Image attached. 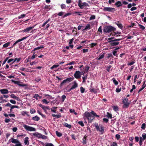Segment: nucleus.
I'll return each instance as SVG.
<instances>
[{
    "instance_id": "obj_1",
    "label": "nucleus",
    "mask_w": 146,
    "mask_h": 146,
    "mask_svg": "<svg viewBox=\"0 0 146 146\" xmlns=\"http://www.w3.org/2000/svg\"><path fill=\"white\" fill-rule=\"evenodd\" d=\"M114 37H111L108 38V42L110 44L111 46H114L117 45L119 44V42L118 41L121 40L122 38H118V39H113Z\"/></svg>"
},
{
    "instance_id": "obj_2",
    "label": "nucleus",
    "mask_w": 146,
    "mask_h": 146,
    "mask_svg": "<svg viewBox=\"0 0 146 146\" xmlns=\"http://www.w3.org/2000/svg\"><path fill=\"white\" fill-rule=\"evenodd\" d=\"M95 127L97 131L100 132L101 134H103L105 132V127L102 125H98L97 124H96Z\"/></svg>"
},
{
    "instance_id": "obj_3",
    "label": "nucleus",
    "mask_w": 146,
    "mask_h": 146,
    "mask_svg": "<svg viewBox=\"0 0 146 146\" xmlns=\"http://www.w3.org/2000/svg\"><path fill=\"white\" fill-rule=\"evenodd\" d=\"M115 30L116 29L111 26H106L104 27V32L105 33H108Z\"/></svg>"
},
{
    "instance_id": "obj_4",
    "label": "nucleus",
    "mask_w": 146,
    "mask_h": 146,
    "mask_svg": "<svg viewBox=\"0 0 146 146\" xmlns=\"http://www.w3.org/2000/svg\"><path fill=\"white\" fill-rule=\"evenodd\" d=\"M83 116L87 119L89 122H91L92 121L94 118L93 116H92L90 113L89 112L86 111L83 114Z\"/></svg>"
},
{
    "instance_id": "obj_5",
    "label": "nucleus",
    "mask_w": 146,
    "mask_h": 146,
    "mask_svg": "<svg viewBox=\"0 0 146 146\" xmlns=\"http://www.w3.org/2000/svg\"><path fill=\"white\" fill-rule=\"evenodd\" d=\"M32 135L37 137L38 138H41L42 139H46L47 138V137L44 135H43L41 133H39L37 132L34 133L32 134Z\"/></svg>"
},
{
    "instance_id": "obj_6",
    "label": "nucleus",
    "mask_w": 146,
    "mask_h": 146,
    "mask_svg": "<svg viewBox=\"0 0 146 146\" xmlns=\"http://www.w3.org/2000/svg\"><path fill=\"white\" fill-rule=\"evenodd\" d=\"M78 5L81 9H82L84 7H89V5L86 2L82 3L81 0H79Z\"/></svg>"
},
{
    "instance_id": "obj_7",
    "label": "nucleus",
    "mask_w": 146,
    "mask_h": 146,
    "mask_svg": "<svg viewBox=\"0 0 146 146\" xmlns=\"http://www.w3.org/2000/svg\"><path fill=\"white\" fill-rule=\"evenodd\" d=\"M23 126L26 130L29 131H36V129L35 128L32 127L25 124H23Z\"/></svg>"
},
{
    "instance_id": "obj_8",
    "label": "nucleus",
    "mask_w": 146,
    "mask_h": 146,
    "mask_svg": "<svg viewBox=\"0 0 146 146\" xmlns=\"http://www.w3.org/2000/svg\"><path fill=\"white\" fill-rule=\"evenodd\" d=\"M140 139L139 141V145L140 146L142 145L143 142L146 139V133H143L142 135V137L140 136L139 137ZM146 143V141L145 142V143Z\"/></svg>"
},
{
    "instance_id": "obj_9",
    "label": "nucleus",
    "mask_w": 146,
    "mask_h": 146,
    "mask_svg": "<svg viewBox=\"0 0 146 146\" xmlns=\"http://www.w3.org/2000/svg\"><path fill=\"white\" fill-rule=\"evenodd\" d=\"M128 99L127 98H124L123 101L122 102L123 104V108H127L129 106L130 103L128 102Z\"/></svg>"
},
{
    "instance_id": "obj_10",
    "label": "nucleus",
    "mask_w": 146,
    "mask_h": 146,
    "mask_svg": "<svg viewBox=\"0 0 146 146\" xmlns=\"http://www.w3.org/2000/svg\"><path fill=\"white\" fill-rule=\"evenodd\" d=\"M81 72L80 71H76L74 74V76L76 79H79L81 77Z\"/></svg>"
},
{
    "instance_id": "obj_11",
    "label": "nucleus",
    "mask_w": 146,
    "mask_h": 146,
    "mask_svg": "<svg viewBox=\"0 0 146 146\" xmlns=\"http://www.w3.org/2000/svg\"><path fill=\"white\" fill-rule=\"evenodd\" d=\"M105 11H108L112 12L115 10V9L113 8L110 7H104L103 9Z\"/></svg>"
},
{
    "instance_id": "obj_12",
    "label": "nucleus",
    "mask_w": 146,
    "mask_h": 146,
    "mask_svg": "<svg viewBox=\"0 0 146 146\" xmlns=\"http://www.w3.org/2000/svg\"><path fill=\"white\" fill-rule=\"evenodd\" d=\"M72 84H73V85L71 87V89H75L78 86V84L77 83L76 81H74L73 82Z\"/></svg>"
},
{
    "instance_id": "obj_13",
    "label": "nucleus",
    "mask_w": 146,
    "mask_h": 146,
    "mask_svg": "<svg viewBox=\"0 0 146 146\" xmlns=\"http://www.w3.org/2000/svg\"><path fill=\"white\" fill-rule=\"evenodd\" d=\"M0 91L2 94H7L9 93L8 90L7 89H2L0 90Z\"/></svg>"
},
{
    "instance_id": "obj_14",
    "label": "nucleus",
    "mask_w": 146,
    "mask_h": 146,
    "mask_svg": "<svg viewBox=\"0 0 146 146\" xmlns=\"http://www.w3.org/2000/svg\"><path fill=\"white\" fill-rule=\"evenodd\" d=\"M39 106L42 108L44 111H46V110H49V108L48 106H43L41 104H40L39 105Z\"/></svg>"
},
{
    "instance_id": "obj_15",
    "label": "nucleus",
    "mask_w": 146,
    "mask_h": 146,
    "mask_svg": "<svg viewBox=\"0 0 146 146\" xmlns=\"http://www.w3.org/2000/svg\"><path fill=\"white\" fill-rule=\"evenodd\" d=\"M29 138L28 137H27L25 138L24 140V143L26 145H29Z\"/></svg>"
},
{
    "instance_id": "obj_16",
    "label": "nucleus",
    "mask_w": 146,
    "mask_h": 146,
    "mask_svg": "<svg viewBox=\"0 0 146 146\" xmlns=\"http://www.w3.org/2000/svg\"><path fill=\"white\" fill-rule=\"evenodd\" d=\"M115 5H116L117 7H119L122 6V3L120 1H118L115 3Z\"/></svg>"
},
{
    "instance_id": "obj_17",
    "label": "nucleus",
    "mask_w": 146,
    "mask_h": 146,
    "mask_svg": "<svg viewBox=\"0 0 146 146\" xmlns=\"http://www.w3.org/2000/svg\"><path fill=\"white\" fill-rule=\"evenodd\" d=\"M52 116L53 117H56V118H60L62 117V115L61 113H59L58 114L56 115L54 114H52Z\"/></svg>"
},
{
    "instance_id": "obj_18",
    "label": "nucleus",
    "mask_w": 146,
    "mask_h": 146,
    "mask_svg": "<svg viewBox=\"0 0 146 146\" xmlns=\"http://www.w3.org/2000/svg\"><path fill=\"white\" fill-rule=\"evenodd\" d=\"M29 112H27L25 111H22L21 113V114L22 115L25 116V115H26L28 116H29Z\"/></svg>"
},
{
    "instance_id": "obj_19",
    "label": "nucleus",
    "mask_w": 146,
    "mask_h": 146,
    "mask_svg": "<svg viewBox=\"0 0 146 146\" xmlns=\"http://www.w3.org/2000/svg\"><path fill=\"white\" fill-rule=\"evenodd\" d=\"M33 97L34 98L36 99V100L40 99L41 98V97L39 96L37 94H35L33 96Z\"/></svg>"
},
{
    "instance_id": "obj_20",
    "label": "nucleus",
    "mask_w": 146,
    "mask_h": 146,
    "mask_svg": "<svg viewBox=\"0 0 146 146\" xmlns=\"http://www.w3.org/2000/svg\"><path fill=\"white\" fill-rule=\"evenodd\" d=\"M31 28L30 27L27 28L25 29H24L22 31V32H26L27 33H29V31L31 30Z\"/></svg>"
},
{
    "instance_id": "obj_21",
    "label": "nucleus",
    "mask_w": 146,
    "mask_h": 146,
    "mask_svg": "<svg viewBox=\"0 0 146 146\" xmlns=\"http://www.w3.org/2000/svg\"><path fill=\"white\" fill-rule=\"evenodd\" d=\"M115 24L117 25L119 28L122 30L123 29V27L122 24L118 22L117 23H115Z\"/></svg>"
},
{
    "instance_id": "obj_22",
    "label": "nucleus",
    "mask_w": 146,
    "mask_h": 146,
    "mask_svg": "<svg viewBox=\"0 0 146 146\" xmlns=\"http://www.w3.org/2000/svg\"><path fill=\"white\" fill-rule=\"evenodd\" d=\"M87 137V136H86V135H85L84 136V137H83L82 140V143H83V144H86V138Z\"/></svg>"
},
{
    "instance_id": "obj_23",
    "label": "nucleus",
    "mask_w": 146,
    "mask_h": 146,
    "mask_svg": "<svg viewBox=\"0 0 146 146\" xmlns=\"http://www.w3.org/2000/svg\"><path fill=\"white\" fill-rule=\"evenodd\" d=\"M21 59L20 58H15L14 59V60L13 61V62L11 64H9V65H11L12 64H13L15 62H16L17 63L19 62L20 60Z\"/></svg>"
},
{
    "instance_id": "obj_24",
    "label": "nucleus",
    "mask_w": 146,
    "mask_h": 146,
    "mask_svg": "<svg viewBox=\"0 0 146 146\" xmlns=\"http://www.w3.org/2000/svg\"><path fill=\"white\" fill-rule=\"evenodd\" d=\"M63 125L69 129H70L71 128L72 125H71L68 124L67 123L64 122L63 123Z\"/></svg>"
},
{
    "instance_id": "obj_25",
    "label": "nucleus",
    "mask_w": 146,
    "mask_h": 146,
    "mask_svg": "<svg viewBox=\"0 0 146 146\" xmlns=\"http://www.w3.org/2000/svg\"><path fill=\"white\" fill-rule=\"evenodd\" d=\"M104 57V53L101 55H100L99 56L97 57L96 59L97 60H100V59L103 58Z\"/></svg>"
},
{
    "instance_id": "obj_26",
    "label": "nucleus",
    "mask_w": 146,
    "mask_h": 146,
    "mask_svg": "<svg viewBox=\"0 0 146 146\" xmlns=\"http://www.w3.org/2000/svg\"><path fill=\"white\" fill-rule=\"evenodd\" d=\"M90 29V25L89 24H87L86 26L85 29H83V31H86Z\"/></svg>"
},
{
    "instance_id": "obj_27",
    "label": "nucleus",
    "mask_w": 146,
    "mask_h": 146,
    "mask_svg": "<svg viewBox=\"0 0 146 146\" xmlns=\"http://www.w3.org/2000/svg\"><path fill=\"white\" fill-rule=\"evenodd\" d=\"M32 119L34 121H38L40 120V118L37 115H36L35 117H33Z\"/></svg>"
},
{
    "instance_id": "obj_28",
    "label": "nucleus",
    "mask_w": 146,
    "mask_h": 146,
    "mask_svg": "<svg viewBox=\"0 0 146 146\" xmlns=\"http://www.w3.org/2000/svg\"><path fill=\"white\" fill-rule=\"evenodd\" d=\"M44 46L43 45H41L40 46H38L37 47L35 48H34L33 50L35 51L37 50H39L41 48H44Z\"/></svg>"
},
{
    "instance_id": "obj_29",
    "label": "nucleus",
    "mask_w": 146,
    "mask_h": 146,
    "mask_svg": "<svg viewBox=\"0 0 146 146\" xmlns=\"http://www.w3.org/2000/svg\"><path fill=\"white\" fill-rule=\"evenodd\" d=\"M19 141L17 139H16L14 138H12L11 139V142L13 143H16L17 142H19Z\"/></svg>"
},
{
    "instance_id": "obj_30",
    "label": "nucleus",
    "mask_w": 146,
    "mask_h": 146,
    "mask_svg": "<svg viewBox=\"0 0 146 146\" xmlns=\"http://www.w3.org/2000/svg\"><path fill=\"white\" fill-rule=\"evenodd\" d=\"M112 80L113 81L114 84L116 85H117L118 84V82L115 79V78H113L112 79Z\"/></svg>"
},
{
    "instance_id": "obj_31",
    "label": "nucleus",
    "mask_w": 146,
    "mask_h": 146,
    "mask_svg": "<svg viewBox=\"0 0 146 146\" xmlns=\"http://www.w3.org/2000/svg\"><path fill=\"white\" fill-rule=\"evenodd\" d=\"M73 79V78L70 77L67 78L66 80V81H67V82H69L72 81Z\"/></svg>"
},
{
    "instance_id": "obj_32",
    "label": "nucleus",
    "mask_w": 146,
    "mask_h": 146,
    "mask_svg": "<svg viewBox=\"0 0 146 146\" xmlns=\"http://www.w3.org/2000/svg\"><path fill=\"white\" fill-rule=\"evenodd\" d=\"M90 113L91 114L93 115L94 116H96V117H99V116L98 115H97L96 114V113H95L93 111H91V112Z\"/></svg>"
},
{
    "instance_id": "obj_33",
    "label": "nucleus",
    "mask_w": 146,
    "mask_h": 146,
    "mask_svg": "<svg viewBox=\"0 0 146 146\" xmlns=\"http://www.w3.org/2000/svg\"><path fill=\"white\" fill-rule=\"evenodd\" d=\"M59 66V64H57V65L55 64V65H53V66H52L50 68V69L51 70H52V69H54V68H56L58 67Z\"/></svg>"
},
{
    "instance_id": "obj_34",
    "label": "nucleus",
    "mask_w": 146,
    "mask_h": 146,
    "mask_svg": "<svg viewBox=\"0 0 146 146\" xmlns=\"http://www.w3.org/2000/svg\"><path fill=\"white\" fill-rule=\"evenodd\" d=\"M11 81L13 82L15 84H17L21 86H22V85H20V84H19L20 82H19L17 81H14V80H11Z\"/></svg>"
},
{
    "instance_id": "obj_35",
    "label": "nucleus",
    "mask_w": 146,
    "mask_h": 146,
    "mask_svg": "<svg viewBox=\"0 0 146 146\" xmlns=\"http://www.w3.org/2000/svg\"><path fill=\"white\" fill-rule=\"evenodd\" d=\"M106 116L108 118H112V115L108 112L107 113V114L106 115Z\"/></svg>"
},
{
    "instance_id": "obj_36",
    "label": "nucleus",
    "mask_w": 146,
    "mask_h": 146,
    "mask_svg": "<svg viewBox=\"0 0 146 146\" xmlns=\"http://www.w3.org/2000/svg\"><path fill=\"white\" fill-rule=\"evenodd\" d=\"M10 43L9 42H7L4 44L3 45V48H6L10 44Z\"/></svg>"
},
{
    "instance_id": "obj_37",
    "label": "nucleus",
    "mask_w": 146,
    "mask_h": 146,
    "mask_svg": "<svg viewBox=\"0 0 146 146\" xmlns=\"http://www.w3.org/2000/svg\"><path fill=\"white\" fill-rule=\"evenodd\" d=\"M14 60V59L13 58H11V59H10L8 60V61H7V63L9 64H10V62H12V63L13 62ZM11 63H10V64H11Z\"/></svg>"
},
{
    "instance_id": "obj_38",
    "label": "nucleus",
    "mask_w": 146,
    "mask_h": 146,
    "mask_svg": "<svg viewBox=\"0 0 146 146\" xmlns=\"http://www.w3.org/2000/svg\"><path fill=\"white\" fill-rule=\"evenodd\" d=\"M56 133L57 136L60 137L62 135V134L61 133L58 132L57 131H56Z\"/></svg>"
},
{
    "instance_id": "obj_39",
    "label": "nucleus",
    "mask_w": 146,
    "mask_h": 146,
    "mask_svg": "<svg viewBox=\"0 0 146 146\" xmlns=\"http://www.w3.org/2000/svg\"><path fill=\"white\" fill-rule=\"evenodd\" d=\"M145 127H146L145 124V123H143L141 125V128L142 129L144 130L145 128Z\"/></svg>"
},
{
    "instance_id": "obj_40",
    "label": "nucleus",
    "mask_w": 146,
    "mask_h": 146,
    "mask_svg": "<svg viewBox=\"0 0 146 146\" xmlns=\"http://www.w3.org/2000/svg\"><path fill=\"white\" fill-rule=\"evenodd\" d=\"M113 109L115 111H116L118 110V108L117 106H114L113 107Z\"/></svg>"
},
{
    "instance_id": "obj_41",
    "label": "nucleus",
    "mask_w": 146,
    "mask_h": 146,
    "mask_svg": "<svg viewBox=\"0 0 146 146\" xmlns=\"http://www.w3.org/2000/svg\"><path fill=\"white\" fill-rule=\"evenodd\" d=\"M117 51L115 50H113V51L112 52L113 55L117 57Z\"/></svg>"
},
{
    "instance_id": "obj_42",
    "label": "nucleus",
    "mask_w": 146,
    "mask_h": 146,
    "mask_svg": "<svg viewBox=\"0 0 146 146\" xmlns=\"http://www.w3.org/2000/svg\"><path fill=\"white\" fill-rule=\"evenodd\" d=\"M145 87L146 85L143 84V85H142L141 88L139 89V92H140L143 89L145 88Z\"/></svg>"
},
{
    "instance_id": "obj_43",
    "label": "nucleus",
    "mask_w": 146,
    "mask_h": 146,
    "mask_svg": "<svg viewBox=\"0 0 146 146\" xmlns=\"http://www.w3.org/2000/svg\"><path fill=\"white\" fill-rule=\"evenodd\" d=\"M80 90L81 93H83L85 91V89L83 87L81 86L80 87Z\"/></svg>"
},
{
    "instance_id": "obj_44",
    "label": "nucleus",
    "mask_w": 146,
    "mask_h": 146,
    "mask_svg": "<svg viewBox=\"0 0 146 146\" xmlns=\"http://www.w3.org/2000/svg\"><path fill=\"white\" fill-rule=\"evenodd\" d=\"M78 123L82 127H83L84 126V123L82 121H78Z\"/></svg>"
},
{
    "instance_id": "obj_45",
    "label": "nucleus",
    "mask_w": 146,
    "mask_h": 146,
    "mask_svg": "<svg viewBox=\"0 0 146 146\" xmlns=\"http://www.w3.org/2000/svg\"><path fill=\"white\" fill-rule=\"evenodd\" d=\"M138 26L142 30H144L145 29V27L141 24H139Z\"/></svg>"
},
{
    "instance_id": "obj_46",
    "label": "nucleus",
    "mask_w": 146,
    "mask_h": 146,
    "mask_svg": "<svg viewBox=\"0 0 146 146\" xmlns=\"http://www.w3.org/2000/svg\"><path fill=\"white\" fill-rule=\"evenodd\" d=\"M134 138L135 140V141H136V142H138L139 141V137L138 136H135Z\"/></svg>"
},
{
    "instance_id": "obj_47",
    "label": "nucleus",
    "mask_w": 146,
    "mask_h": 146,
    "mask_svg": "<svg viewBox=\"0 0 146 146\" xmlns=\"http://www.w3.org/2000/svg\"><path fill=\"white\" fill-rule=\"evenodd\" d=\"M111 67V66L110 65L108 66L106 68V70L108 72L110 71V69Z\"/></svg>"
},
{
    "instance_id": "obj_48",
    "label": "nucleus",
    "mask_w": 146,
    "mask_h": 146,
    "mask_svg": "<svg viewBox=\"0 0 146 146\" xmlns=\"http://www.w3.org/2000/svg\"><path fill=\"white\" fill-rule=\"evenodd\" d=\"M42 102L43 103L46 104H48L49 102H47L46 100L45 99H43L42 100Z\"/></svg>"
},
{
    "instance_id": "obj_49",
    "label": "nucleus",
    "mask_w": 146,
    "mask_h": 146,
    "mask_svg": "<svg viewBox=\"0 0 146 146\" xmlns=\"http://www.w3.org/2000/svg\"><path fill=\"white\" fill-rule=\"evenodd\" d=\"M45 146H54V145L52 143H46Z\"/></svg>"
},
{
    "instance_id": "obj_50",
    "label": "nucleus",
    "mask_w": 146,
    "mask_h": 146,
    "mask_svg": "<svg viewBox=\"0 0 146 146\" xmlns=\"http://www.w3.org/2000/svg\"><path fill=\"white\" fill-rule=\"evenodd\" d=\"M87 76L86 75V76L82 77L83 82H85L87 78Z\"/></svg>"
},
{
    "instance_id": "obj_51",
    "label": "nucleus",
    "mask_w": 146,
    "mask_h": 146,
    "mask_svg": "<svg viewBox=\"0 0 146 146\" xmlns=\"http://www.w3.org/2000/svg\"><path fill=\"white\" fill-rule=\"evenodd\" d=\"M135 63V61H133L131 62L128 63L127 65L128 66H131L134 64Z\"/></svg>"
},
{
    "instance_id": "obj_52",
    "label": "nucleus",
    "mask_w": 146,
    "mask_h": 146,
    "mask_svg": "<svg viewBox=\"0 0 146 146\" xmlns=\"http://www.w3.org/2000/svg\"><path fill=\"white\" fill-rule=\"evenodd\" d=\"M96 18L95 16L94 15H92L90 17V20H91L95 19Z\"/></svg>"
},
{
    "instance_id": "obj_53",
    "label": "nucleus",
    "mask_w": 146,
    "mask_h": 146,
    "mask_svg": "<svg viewBox=\"0 0 146 146\" xmlns=\"http://www.w3.org/2000/svg\"><path fill=\"white\" fill-rule=\"evenodd\" d=\"M75 63L74 62L72 61L69 63L66 64L65 66H68V65H71L72 64H74Z\"/></svg>"
},
{
    "instance_id": "obj_54",
    "label": "nucleus",
    "mask_w": 146,
    "mask_h": 146,
    "mask_svg": "<svg viewBox=\"0 0 146 146\" xmlns=\"http://www.w3.org/2000/svg\"><path fill=\"white\" fill-rule=\"evenodd\" d=\"M107 57L108 58H109L110 57L113 58V56L111 53H110L108 54V56Z\"/></svg>"
},
{
    "instance_id": "obj_55",
    "label": "nucleus",
    "mask_w": 146,
    "mask_h": 146,
    "mask_svg": "<svg viewBox=\"0 0 146 146\" xmlns=\"http://www.w3.org/2000/svg\"><path fill=\"white\" fill-rule=\"evenodd\" d=\"M35 111V110L34 109L32 108L30 110V113L31 114L34 113Z\"/></svg>"
},
{
    "instance_id": "obj_56",
    "label": "nucleus",
    "mask_w": 146,
    "mask_h": 146,
    "mask_svg": "<svg viewBox=\"0 0 146 146\" xmlns=\"http://www.w3.org/2000/svg\"><path fill=\"white\" fill-rule=\"evenodd\" d=\"M66 5L63 4H62L61 5V8L62 9H65L66 8Z\"/></svg>"
},
{
    "instance_id": "obj_57",
    "label": "nucleus",
    "mask_w": 146,
    "mask_h": 146,
    "mask_svg": "<svg viewBox=\"0 0 146 146\" xmlns=\"http://www.w3.org/2000/svg\"><path fill=\"white\" fill-rule=\"evenodd\" d=\"M37 63V62L36 61H34L30 62V64L32 66L33 64H35Z\"/></svg>"
},
{
    "instance_id": "obj_58",
    "label": "nucleus",
    "mask_w": 146,
    "mask_h": 146,
    "mask_svg": "<svg viewBox=\"0 0 146 146\" xmlns=\"http://www.w3.org/2000/svg\"><path fill=\"white\" fill-rule=\"evenodd\" d=\"M71 15V13H67L65 14L63 16V17L64 18L66 17H67L68 16L70 15Z\"/></svg>"
},
{
    "instance_id": "obj_59",
    "label": "nucleus",
    "mask_w": 146,
    "mask_h": 146,
    "mask_svg": "<svg viewBox=\"0 0 146 146\" xmlns=\"http://www.w3.org/2000/svg\"><path fill=\"white\" fill-rule=\"evenodd\" d=\"M121 88H116L115 91H116V92L118 93V92H120L121 91Z\"/></svg>"
},
{
    "instance_id": "obj_60",
    "label": "nucleus",
    "mask_w": 146,
    "mask_h": 146,
    "mask_svg": "<svg viewBox=\"0 0 146 146\" xmlns=\"http://www.w3.org/2000/svg\"><path fill=\"white\" fill-rule=\"evenodd\" d=\"M25 16V14H22V15H21L19 16L18 18L19 19H20L21 18L24 17Z\"/></svg>"
},
{
    "instance_id": "obj_61",
    "label": "nucleus",
    "mask_w": 146,
    "mask_h": 146,
    "mask_svg": "<svg viewBox=\"0 0 146 146\" xmlns=\"http://www.w3.org/2000/svg\"><path fill=\"white\" fill-rule=\"evenodd\" d=\"M10 102L11 103L14 104H15L16 103V102L15 100H10Z\"/></svg>"
},
{
    "instance_id": "obj_62",
    "label": "nucleus",
    "mask_w": 146,
    "mask_h": 146,
    "mask_svg": "<svg viewBox=\"0 0 146 146\" xmlns=\"http://www.w3.org/2000/svg\"><path fill=\"white\" fill-rule=\"evenodd\" d=\"M110 146H117V145L116 142H113L111 143Z\"/></svg>"
},
{
    "instance_id": "obj_63",
    "label": "nucleus",
    "mask_w": 146,
    "mask_h": 146,
    "mask_svg": "<svg viewBox=\"0 0 146 146\" xmlns=\"http://www.w3.org/2000/svg\"><path fill=\"white\" fill-rule=\"evenodd\" d=\"M90 91L91 92H93L94 93L96 92V90L94 88H93L90 89Z\"/></svg>"
},
{
    "instance_id": "obj_64",
    "label": "nucleus",
    "mask_w": 146,
    "mask_h": 146,
    "mask_svg": "<svg viewBox=\"0 0 146 146\" xmlns=\"http://www.w3.org/2000/svg\"><path fill=\"white\" fill-rule=\"evenodd\" d=\"M15 146H21V143L19 142H19H17L16 143V145H15Z\"/></svg>"
}]
</instances>
